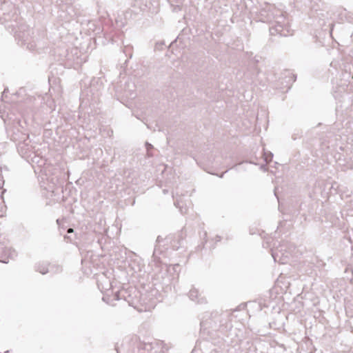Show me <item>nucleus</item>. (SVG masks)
Segmentation results:
<instances>
[{"label": "nucleus", "mask_w": 353, "mask_h": 353, "mask_svg": "<svg viewBox=\"0 0 353 353\" xmlns=\"http://www.w3.org/2000/svg\"><path fill=\"white\" fill-rule=\"evenodd\" d=\"M61 221V220L57 219V224H59V225Z\"/></svg>", "instance_id": "10"}, {"label": "nucleus", "mask_w": 353, "mask_h": 353, "mask_svg": "<svg viewBox=\"0 0 353 353\" xmlns=\"http://www.w3.org/2000/svg\"><path fill=\"white\" fill-rule=\"evenodd\" d=\"M281 26H278L276 30L279 33H280V34H282L283 33H282V30H281Z\"/></svg>", "instance_id": "7"}, {"label": "nucleus", "mask_w": 353, "mask_h": 353, "mask_svg": "<svg viewBox=\"0 0 353 353\" xmlns=\"http://www.w3.org/2000/svg\"><path fill=\"white\" fill-rule=\"evenodd\" d=\"M199 294V292L196 289H192L189 292V296L191 299L196 300Z\"/></svg>", "instance_id": "3"}, {"label": "nucleus", "mask_w": 353, "mask_h": 353, "mask_svg": "<svg viewBox=\"0 0 353 353\" xmlns=\"http://www.w3.org/2000/svg\"><path fill=\"white\" fill-rule=\"evenodd\" d=\"M272 257L274 258V261H276V258L279 256V251L276 250L275 252H274L272 254Z\"/></svg>", "instance_id": "6"}, {"label": "nucleus", "mask_w": 353, "mask_h": 353, "mask_svg": "<svg viewBox=\"0 0 353 353\" xmlns=\"http://www.w3.org/2000/svg\"><path fill=\"white\" fill-rule=\"evenodd\" d=\"M264 156L265 161L268 162L272 160V154L271 152H270L268 154H266V153H265Z\"/></svg>", "instance_id": "5"}, {"label": "nucleus", "mask_w": 353, "mask_h": 353, "mask_svg": "<svg viewBox=\"0 0 353 353\" xmlns=\"http://www.w3.org/2000/svg\"><path fill=\"white\" fill-rule=\"evenodd\" d=\"M40 272L43 274H46L47 272V270H40Z\"/></svg>", "instance_id": "9"}, {"label": "nucleus", "mask_w": 353, "mask_h": 353, "mask_svg": "<svg viewBox=\"0 0 353 353\" xmlns=\"http://www.w3.org/2000/svg\"><path fill=\"white\" fill-rule=\"evenodd\" d=\"M98 285H99V288H101V291H102L103 292H106V291H108V290L110 289V287H111L110 283H109V284L108 285V288H105V287H103V285H101V283H99V284H98Z\"/></svg>", "instance_id": "4"}, {"label": "nucleus", "mask_w": 353, "mask_h": 353, "mask_svg": "<svg viewBox=\"0 0 353 353\" xmlns=\"http://www.w3.org/2000/svg\"><path fill=\"white\" fill-rule=\"evenodd\" d=\"M72 232H73V229L70 228L68 230V233H72Z\"/></svg>", "instance_id": "8"}, {"label": "nucleus", "mask_w": 353, "mask_h": 353, "mask_svg": "<svg viewBox=\"0 0 353 353\" xmlns=\"http://www.w3.org/2000/svg\"><path fill=\"white\" fill-rule=\"evenodd\" d=\"M15 256L14 250L11 248H5L3 250L2 253H0V261L7 263L8 261L7 260L8 258H13Z\"/></svg>", "instance_id": "2"}, {"label": "nucleus", "mask_w": 353, "mask_h": 353, "mask_svg": "<svg viewBox=\"0 0 353 353\" xmlns=\"http://www.w3.org/2000/svg\"><path fill=\"white\" fill-rule=\"evenodd\" d=\"M276 12H278V11L273 6L266 5L265 8H263L261 10V15L265 16V19L263 20L270 21L272 18H274L276 15Z\"/></svg>", "instance_id": "1"}]
</instances>
